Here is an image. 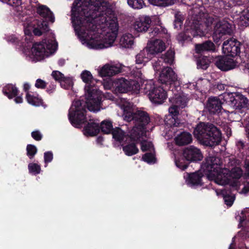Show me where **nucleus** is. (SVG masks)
Segmentation results:
<instances>
[{
	"instance_id": "1",
	"label": "nucleus",
	"mask_w": 249,
	"mask_h": 249,
	"mask_svg": "<svg viewBox=\"0 0 249 249\" xmlns=\"http://www.w3.org/2000/svg\"><path fill=\"white\" fill-rule=\"evenodd\" d=\"M71 19L75 34L88 48L101 50L113 46L119 24L103 0H75Z\"/></svg>"
},
{
	"instance_id": "2",
	"label": "nucleus",
	"mask_w": 249,
	"mask_h": 249,
	"mask_svg": "<svg viewBox=\"0 0 249 249\" xmlns=\"http://www.w3.org/2000/svg\"><path fill=\"white\" fill-rule=\"evenodd\" d=\"M36 13L44 21L34 19L28 16H23L21 19L26 36V43L23 45L21 51L28 60L33 62L41 61L50 56L54 53L57 47V44L53 35L52 39H43L34 43L31 48L30 44L33 39L32 33L36 36H41L48 30L47 22L53 23L55 21L53 13L46 5H38Z\"/></svg>"
},
{
	"instance_id": "3",
	"label": "nucleus",
	"mask_w": 249,
	"mask_h": 249,
	"mask_svg": "<svg viewBox=\"0 0 249 249\" xmlns=\"http://www.w3.org/2000/svg\"><path fill=\"white\" fill-rule=\"evenodd\" d=\"M82 81L86 83L85 87V102L81 100L72 102L69 110L68 117L71 124L75 127L80 128L86 121V109L91 112L100 110V103L102 95L98 87L95 85L99 82L93 78L91 72L83 71L80 74Z\"/></svg>"
},
{
	"instance_id": "4",
	"label": "nucleus",
	"mask_w": 249,
	"mask_h": 249,
	"mask_svg": "<svg viewBox=\"0 0 249 249\" xmlns=\"http://www.w3.org/2000/svg\"><path fill=\"white\" fill-rule=\"evenodd\" d=\"M228 168L223 165L222 160L218 158L209 156L201 165L202 171L207 178L220 185L230 184L237 190L240 185V178L243 175L241 168L237 166L239 162L234 158L229 159Z\"/></svg>"
},
{
	"instance_id": "5",
	"label": "nucleus",
	"mask_w": 249,
	"mask_h": 249,
	"mask_svg": "<svg viewBox=\"0 0 249 249\" xmlns=\"http://www.w3.org/2000/svg\"><path fill=\"white\" fill-rule=\"evenodd\" d=\"M119 106L123 111L124 120L127 122L134 121L135 126L131 132L138 135L143 136L146 132L145 126L150 122V117L147 113L138 109L132 103L125 99L121 100Z\"/></svg>"
},
{
	"instance_id": "6",
	"label": "nucleus",
	"mask_w": 249,
	"mask_h": 249,
	"mask_svg": "<svg viewBox=\"0 0 249 249\" xmlns=\"http://www.w3.org/2000/svg\"><path fill=\"white\" fill-rule=\"evenodd\" d=\"M194 135L200 142L209 146L218 144L221 139L219 130L209 123H199L195 128Z\"/></svg>"
},
{
	"instance_id": "7",
	"label": "nucleus",
	"mask_w": 249,
	"mask_h": 249,
	"mask_svg": "<svg viewBox=\"0 0 249 249\" xmlns=\"http://www.w3.org/2000/svg\"><path fill=\"white\" fill-rule=\"evenodd\" d=\"M213 18L208 16L207 14L199 13L198 15H194L191 19H188L185 23L186 32L193 36H204L211 29Z\"/></svg>"
},
{
	"instance_id": "8",
	"label": "nucleus",
	"mask_w": 249,
	"mask_h": 249,
	"mask_svg": "<svg viewBox=\"0 0 249 249\" xmlns=\"http://www.w3.org/2000/svg\"><path fill=\"white\" fill-rule=\"evenodd\" d=\"M133 74L135 76V79L124 77L115 79L114 92L116 93H138L139 92L143 81L142 77V73L141 71H138Z\"/></svg>"
},
{
	"instance_id": "9",
	"label": "nucleus",
	"mask_w": 249,
	"mask_h": 249,
	"mask_svg": "<svg viewBox=\"0 0 249 249\" xmlns=\"http://www.w3.org/2000/svg\"><path fill=\"white\" fill-rule=\"evenodd\" d=\"M170 102L173 104L169 108V112L172 116L171 123H174L173 124L171 123L166 122L167 126L170 125L171 127L169 131L167 133V135H170V133L175 132L176 130V127L179 125V123L176 119V117L179 113V108L184 107L187 104V98L185 95L182 92L174 93V95L169 98Z\"/></svg>"
},
{
	"instance_id": "10",
	"label": "nucleus",
	"mask_w": 249,
	"mask_h": 249,
	"mask_svg": "<svg viewBox=\"0 0 249 249\" xmlns=\"http://www.w3.org/2000/svg\"><path fill=\"white\" fill-rule=\"evenodd\" d=\"M141 89L148 96L150 101L155 104H162L167 97V92L163 87L155 86L152 80H143Z\"/></svg>"
},
{
	"instance_id": "11",
	"label": "nucleus",
	"mask_w": 249,
	"mask_h": 249,
	"mask_svg": "<svg viewBox=\"0 0 249 249\" xmlns=\"http://www.w3.org/2000/svg\"><path fill=\"white\" fill-rule=\"evenodd\" d=\"M223 99L226 103L235 109H240L247 107L248 100L239 92L224 93Z\"/></svg>"
},
{
	"instance_id": "12",
	"label": "nucleus",
	"mask_w": 249,
	"mask_h": 249,
	"mask_svg": "<svg viewBox=\"0 0 249 249\" xmlns=\"http://www.w3.org/2000/svg\"><path fill=\"white\" fill-rule=\"evenodd\" d=\"M231 33V26L229 23L225 20L219 21L214 26L213 37L214 41L217 43L224 36L230 35Z\"/></svg>"
},
{
	"instance_id": "13",
	"label": "nucleus",
	"mask_w": 249,
	"mask_h": 249,
	"mask_svg": "<svg viewBox=\"0 0 249 249\" xmlns=\"http://www.w3.org/2000/svg\"><path fill=\"white\" fill-rule=\"evenodd\" d=\"M240 45V43L233 38L226 40L223 44V53L231 56L237 55L241 51Z\"/></svg>"
},
{
	"instance_id": "14",
	"label": "nucleus",
	"mask_w": 249,
	"mask_h": 249,
	"mask_svg": "<svg viewBox=\"0 0 249 249\" xmlns=\"http://www.w3.org/2000/svg\"><path fill=\"white\" fill-rule=\"evenodd\" d=\"M152 22L151 18L146 15H141L136 18L132 24L133 29L137 32H146Z\"/></svg>"
},
{
	"instance_id": "15",
	"label": "nucleus",
	"mask_w": 249,
	"mask_h": 249,
	"mask_svg": "<svg viewBox=\"0 0 249 249\" xmlns=\"http://www.w3.org/2000/svg\"><path fill=\"white\" fill-rule=\"evenodd\" d=\"M236 219L239 222L238 227L242 228L240 234L245 237H249V209L242 211Z\"/></svg>"
},
{
	"instance_id": "16",
	"label": "nucleus",
	"mask_w": 249,
	"mask_h": 249,
	"mask_svg": "<svg viewBox=\"0 0 249 249\" xmlns=\"http://www.w3.org/2000/svg\"><path fill=\"white\" fill-rule=\"evenodd\" d=\"M121 71L119 65L107 63L97 69V72L101 77H111Z\"/></svg>"
},
{
	"instance_id": "17",
	"label": "nucleus",
	"mask_w": 249,
	"mask_h": 249,
	"mask_svg": "<svg viewBox=\"0 0 249 249\" xmlns=\"http://www.w3.org/2000/svg\"><path fill=\"white\" fill-rule=\"evenodd\" d=\"M141 136L131 132V139L127 140L126 142L127 143L123 146V151L126 155L131 156L138 152L139 149L136 146V142L138 141H140V139Z\"/></svg>"
},
{
	"instance_id": "18",
	"label": "nucleus",
	"mask_w": 249,
	"mask_h": 249,
	"mask_svg": "<svg viewBox=\"0 0 249 249\" xmlns=\"http://www.w3.org/2000/svg\"><path fill=\"white\" fill-rule=\"evenodd\" d=\"M237 62L230 56H219L215 59V65L221 70L227 71L235 68Z\"/></svg>"
},
{
	"instance_id": "19",
	"label": "nucleus",
	"mask_w": 249,
	"mask_h": 249,
	"mask_svg": "<svg viewBox=\"0 0 249 249\" xmlns=\"http://www.w3.org/2000/svg\"><path fill=\"white\" fill-rule=\"evenodd\" d=\"M152 58L156 54L162 52L166 49L164 42L160 39L151 40L148 41L145 48Z\"/></svg>"
},
{
	"instance_id": "20",
	"label": "nucleus",
	"mask_w": 249,
	"mask_h": 249,
	"mask_svg": "<svg viewBox=\"0 0 249 249\" xmlns=\"http://www.w3.org/2000/svg\"><path fill=\"white\" fill-rule=\"evenodd\" d=\"M177 79V75L170 67L162 69L159 76V80L162 84L171 85Z\"/></svg>"
},
{
	"instance_id": "21",
	"label": "nucleus",
	"mask_w": 249,
	"mask_h": 249,
	"mask_svg": "<svg viewBox=\"0 0 249 249\" xmlns=\"http://www.w3.org/2000/svg\"><path fill=\"white\" fill-rule=\"evenodd\" d=\"M3 93L9 99L14 98V101L17 104H20L23 102L22 96L19 94L17 87L12 84H7L2 89Z\"/></svg>"
},
{
	"instance_id": "22",
	"label": "nucleus",
	"mask_w": 249,
	"mask_h": 249,
	"mask_svg": "<svg viewBox=\"0 0 249 249\" xmlns=\"http://www.w3.org/2000/svg\"><path fill=\"white\" fill-rule=\"evenodd\" d=\"M183 155L187 160L190 161H200L203 159V155L200 150L193 146H190L185 148Z\"/></svg>"
},
{
	"instance_id": "23",
	"label": "nucleus",
	"mask_w": 249,
	"mask_h": 249,
	"mask_svg": "<svg viewBox=\"0 0 249 249\" xmlns=\"http://www.w3.org/2000/svg\"><path fill=\"white\" fill-rule=\"evenodd\" d=\"M203 175L199 171L192 174L186 173L184 175L185 182L190 187L196 188L202 185L201 178Z\"/></svg>"
},
{
	"instance_id": "24",
	"label": "nucleus",
	"mask_w": 249,
	"mask_h": 249,
	"mask_svg": "<svg viewBox=\"0 0 249 249\" xmlns=\"http://www.w3.org/2000/svg\"><path fill=\"white\" fill-rule=\"evenodd\" d=\"M206 109L211 114H219L221 112V102L217 97H210L207 101Z\"/></svg>"
},
{
	"instance_id": "25",
	"label": "nucleus",
	"mask_w": 249,
	"mask_h": 249,
	"mask_svg": "<svg viewBox=\"0 0 249 249\" xmlns=\"http://www.w3.org/2000/svg\"><path fill=\"white\" fill-rule=\"evenodd\" d=\"M134 44V37L131 34H123L120 37L119 44L124 48H131Z\"/></svg>"
},
{
	"instance_id": "26",
	"label": "nucleus",
	"mask_w": 249,
	"mask_h": 249,
	"mask_svg": "<svg viewBox=\"0 0 249 249\" xmlns=\"http://www.w3.org/2000/svg\"><path fill=\"white\" fill-rule=\"evenodd\" d=\"M177 144L183 145L189 144L192 141L191 135L187 132H180L175 138Z\"/></svg>"
},
{
	"instance_id": "27",
	"label": "nucleus",
	"mask_w": 249,
	"mask_h": 249,
	"mask_svg": "<svg viewBox=\"0 0 249 249\" xmlns=\"http://www.w3.org/2000/svg\"><path fill=\"white\" fill-rule=\"evenodd\" d=\"M100 131L99 124L94 122H90L85 126L83 133L86 136H94L96 135Z\"/></svg>"
},
{
	"instance_id": "28",
	"label": "nucleus",
	"mask_w": 249,
	"mask_h": 249,
	"mask_svg": "<svg viewBox=\"0 0 249 249\" xmlns=\"http://www.w3.org/2000/svg\"><path fill=\"white\" fill-rule=\"evenodd\" d=\"M112 134L113 138L120 142H127V140L131 139L130 136L126 135L125 133L119 127L114 128Z\"/></svg>"
},
{
	"instance_id": "29",
	"label": "nucleus",
	"mask_w": 249,
	"mask_h": 249,
	"mask_svg": "<svg viewBox=\"0 0 249 249\" xmlns=\"http://www.w3.org/2000/svg\"><path fill=\"white\" fill-rule=\"evenodd\" d=\"M27 102L34 106H39L42 104V100L36 93L27 92L26 94Z\"/></svg>"
},
{
	"instance_id": "30",
	"label": "nucleus",
	"mask_w": 249,
	"mask_h": 249,
	"mask_svg": "<svg viewBox=\"0 0 249 249\" xmlns=\"http://www.w3.org/2000/svg\"><path fill=\"white\" fill-rule=\"evenodd\" d=\"M151 59H152L151 57L148 53L147 51L144 48L136 56V63L137 64H142L144 65L145 63L148 62Z\"/></svg>"
},
{
	"instance_id": "31",
	"label": "nucleus",
	"mask_w": 249,
	"mask_h": 249,
	"mask_svg": "<svg viewBox=\"0 0 249 249\" xmlns=\"http://www.w3.org/2000/svg\"><path fill=\"white\" fill-rule=\"evenodd\" d=\"M236 23L241 27L249 26V11H244L235 19Z\"/></svg>"
},
{
	"instance_id": "32",
	"label": "nucleus",
	"mask_w": 249,
	"mask_h": 249,
	"mask_svg": "<svg viewBox=\"0 0 249 249\" xmlns=\"http://www.w3.org/2000/svg\"><path fill=\"white\" fill-rule=\"evenodd\" d=\"M195 48L196 52L199 53L204 51H213L215 49V46L212 42L208 41L203 44H196Z\"/></svg>"
},
{
	"instance_id": "33",
	"label": "nucleus",
	"mask_w": 249,
	"mask_h": 249,
	"mask_svg": "<svg viewBox=\"0 0 249 249\" xmlns=\"http://www.w3.org/2000/svg\"><path fill=\"white\" fill-rule=\"evenodd\" d=\"M217 196L221 195L223 197L225 203L228 206H231L235 200V196L233 194H227L225 190H222L220 192L215 191Z\"/></svg>"
},
{
	"instance_id": "34",
	"label": "nucleus",
	"mask_w": 249,
	"mask_h": 249,
	"mask_svg": "<svg viewBox=\"0 0 249 249\" xmlns=\"http://www.w3.org/2000/svg\"><path fill=\"white\" fill-rule=\"evenodd\" d=\"M101 131L106 134H109L113 130V125L111 121L109 120H105L102 122L99 126Z\"/></svg>"
},
{
	"instance_id": "35",
	"label": "nucleus",
	"mask_w": 249,
	"mask_h": 249,
	"mask_svg": "<svg viewBox=\"0 0 249 249\" xmlns=\"http://www.w3.org/2000/svg\"><path fill=\"white\" fill-rule=\"evenodd\" d=\"M62 88L65 89H71L73 85V79L70 77H64L59 82Z\"/></svg>"
},
{
	"instance_id": "36",
	"label": "nucleus",
	"mask_w": 249,
	"mask_h": 249,
	"mask_svg": "<svg viewBox=\"0 0 249 249\" xmlns=\"http://www.w3.org/2000/svg\"><path fill=\"white\" fill-rule=\"evenodd\" d=\"M127 2L130 7L135 9H142L145 6L143 0H127Z\"/></svg>"
},
{
	"instance_id": "37",
	"label": "nucleus",
	"mask_w": 249,
	"mask_h": 249,
	"mask_svg": "<svg viewBox=\"0 0 249 249\" xmlns=\"http://www.w3.org/2000/svg\"><path fill=\"white\" fill-rule=\"evenodd\" d=\"M211 61L206 56H203L197 60V66L198 68L206 70L209 65Z\"/></svg>"
},
{
	"instance_id": "38",
	"label": "nucleus",
	"mask_w": 249,
	"mask_h": 249,
	"mask_svg": "<svg viewBox=\"0 0 249 249\" xmlns=\"http://www.w3.org/2000/svg\"><path fill=\"white\" fill-rule=\"evenodd\" d=\"M174 52L171 50H168L161 57L165 63L172 64L174 60Z\"/></svg>"
},
{
	"instance_id": "39",
	"label": "nucleus",
	"mask_w": 249,
	"mask_h": 249,
	"mask_svg": "<svg viewBox=\"0 0 249 249\" xmlns=\"http://www.w3.org/2000/svg\"><path fill=\"white\" fill-rule=\"evenodd\" d=\"M143 161L148 164H153L156 162V159L155 156V152H149L145 154L142 157Z\"/></svg>"
},
{
	"instance_id": "40",
	"label": "nucleus",
	"mask_w": 249,
	"mask_h": 249,
	"mask_svg": "<svg viewBox=\"0 0 249 249\" xmlns=\"http://www.w3.org/2000/svg\"><path fill=\"white\" fill-rule=\"evenodd\" d=\"M28 170L30 174L36 175L40 173L41 167L36 163H30L28 164Z\"/></svg>"
},
{
	"instance_id": "41",
	"label": "nucleus",
	"mask_w": 249,
	"mask_h": 249,
	"mask_svg": "<svg viewBox=\"0 0 249 249\" xmlns=\"http://www.w3.org/2000/svg\"><path fill=\"white\" fill-rule=\"evenodd\" d=\"M141 150L143 152H154V148L153 144L151 142L146 141L141 142Z\"/></svg>"
},
{
	"instance_id": "42",
	"label": "nucleus",
	"mask_w": 249,
	"mask_h": 249,
	"mask_svg": "<svg viewBox=\"0 0 249 249\" xmlns=\"http://www.w3.org/2000/svg\"><path fill=\"white\" fill-rule=\"evenodd\" d=\"M114 83L115 79L112 80L111 78H107L103 80V85L106 89H110L112 88L114 91Z\"/></svg>"
},
{
	"instance_id": "43",
	"label": "nucleus",
	"mask_w": 249,
	"mask_h": 249,
	"mask_svg": "<svg viewBox=\"0 0 249 249\" xmlns=\"http://www.w3.org/2000/svg\"><path fill=\"white\" fill-rule=\"evenodd\" d=\"M177 0H155V4L159 6H168L174 4Z\"/></svg>"
},
{
	"instance_id": "44",
	"label": "nucleus",
	"mask_w": 249,
	"mask_h": 249,
	"mask_svg": "<svg viewBox=\"0 0 249 249\" xmlns=\"http://www.w3.org/2000/svg\"><path fill=\"white\" fill-rule=\"evenodd\" d=\"M27 154L30 159H32L37 152L36 147L32 144H28L26 148Z\"/></svg>"
},
{
	"instance_id": "45",
	"label": "nucleus",
	"mask_w": 249,
	"mask_h": 249,
	"mask_svg": "<svg viewBox=\"0 0 249 249\" xmlns=\"http://www.w3.org/2000/svg\"><path fill=\"white\" fill-rule=\"evenodd\" d=\"M2 1L15 8H19V6L22 5L21 0H2Z\"/></svg>"
},
{
	"instance_id": "46",
	"label": "nucleus",
	"mask_w": 249,
	"mask_h": 249,
	"mask_svg": "<svg viewBox=\"0 0 249 249\" xmlns=\"http://www.w3.org/2000/svg\"><path fill=\"white\" fill-rule=\"evenodd\" d=\"M26 2H29V5L25 7L28 10H34L35 8L37 9L38 5H41L38 3L36 0H26Z\"/></svg>"
},
{
	"instance_id": "47",
	"label": "nucleus",
	"mask_w": 249,
	"mask_h": 249,
	"mask_svg": "<svg viewBox=\"0 0 249 249\" xmlns=\"http://www.w3.org/2000/svg\"><path fill=\"white\" fill-rule=\"evenodd\" d=\"M53 159V154L52 152L48 151L44 153V160L45 163V167L47 166V164L49 162L52 161Z\"/></svg>"
},
{
	"instance_id": "48",
	"label": "nucleus",
	"mask_w": 249,
	"mask_h": 249,
	"mask_svg": "<svg viewBox=\"0 0 249 249\" xmlns=\"http://www.w3.org/2000/svg\"><path fill=\"white\" fill-rule=\"evenodd\" d=\"M175 161L177 167L181 170H184L187 167V164L185 162L184 160L183 159L178 160L175 159Z\"/></svg>"
},
{
	"instance_id": "49",
	"label": "nucleus",
	"mask_w": 249,
	"mask_h": 249,
	"mask_svg": "<svg viewBox=\"0 0 249 249\" xmlns=\"http://www.w3.org/2000/svg\"><path fill=\"white\" fill-rule=\"evenodd\" d=\"M52 76L55 80L59 82L65 77L61 72L57 71H53L52 73Z\"/></svg>"
},
{
	"instance_id": "50",
	"label": "nucleus",
	"mask_w": 249,
	"mask_h": 249,
	"mask_svg": "<svg viewBox=\"0 0 249 249\" xmlns=\"http://www.w3.org/2000/svg\"><path fill=\"white\" fill-rule=\"evenodd\" d=\"M153 67L155 71L157 72L160 70H162L164 67L162 66V63L160 60H158L153 64Z\"/></svg>"
},
{
	"instance_id": "51",
	"label": "nucleus",
	"mask_w": 249,
	"mask_h": 249,
	"mask_svg": "<svg viewBox=\"0 0 249 249\" xmlns=\"http://www.w3.org/2000/svg\"><path fill=\"white\" fill-rule=\"evenodd\" d=\"M32 137L36 141H40L41 140L42 135L38 130L34 131L32 132Z\"/></svg>"
},
{
	"instance_id": "52",
	"label": "nucleus",
	"mask_w": 249,
	"mask_h": 249,
	"mask_svg": "<svg viewBox=\"0 0 249 249\" xmlns=\"http://www.w3.org/2000/svg\"><path fill=\"white\" fill-rule=\"evenodd\" d=\"M46 86L45 82L40 79H38L36 81L35 86L37 88L44 89Z\"/></svg>"
},
{
	"instance_id": "53",
	"label": "nucleus",
	"mask_w": 249,
	"mask_h": 249,
	"mask_svg": "<svg viewBox=\"0 0 249 249\" xmlns=\"http://www.w3.org/2000/svg\"><path fill=\"white\" fill-rule=\"evenodd\" d=\"M244 168L245 169L244 176L246 178H249V160H246L244 162Z\"/></svg>"
},
{
	"instance_id": "54",
	"label": "nucleus",
	"mask_w": 249,
	"mask_h": 249,
	"mask_svg": "<svg viewBox=\"0 0 249 249\" xmlns=\"http://www.w3.org/2000/svg\"><path fill=\"white\" fill-rule=\"evenodd\" d=\"M6 39L8 42L12 43H16L18 40V38L14 35L7 36Z\"/></svg>"
},
{
	"instance_id": "55",
	"label": "nucleus",
	"mask_w": 249,
	"mask_h": 249,
	"mask_svg": "<svg viewBox=\"0 0 249 249\" xmlns=\"http://www.w3.org/2000/svg\"><path fill=\"white\" fill-rule=\"evenodd\" d=\"M249 193V182L246 185L240 193L244 195H247Z\"/></svg>"
},
{
	"instance_id": "56",
	"label": "nucleus",
	"mask_w": 249,
	"mask_h": 249,
	"mask_svg": "<svg viewBox=\"0 0 249 249\" xmlns=\"http://www.w3.org/2000/svg\"><path fill=\"white\" fill-rule=\"evenodd\" d=\"M183 19V17L181 16V15L180 14V13L178 12L175 14V20H178V22L179 21L180 22L182 23Z\"/></svg>"
},
{
	"instance_id": "57",
	"label": "nucleus",
	"mask_w": 249,
	"mask_h": 249,
	"mask_svg": "<svg viewBox=\"0 0 249 249\" xmlns=\"http://www.w3.org/2000/svg\"><path fill=\"white\" fill-rule=\"evenodd\" d=\"M224 130L227 134L228 136H230L231 134V128L228 125H223V126Z\"/></svg>"
},
{
	"instance_id": "58",
	"label": "nucleus",
	"mask_w": 249,
	"mask_h": 249,
	"mask_svg": "<svg viewBox=\"0 0 249 249\" xmlns=\"http://www.w3.org/2000/svg\"><path fill=\"white\" fill-rule=\"evenodd\" d=\"M101 94H102L101 93ZM102 95V98L103 97V95ZM104 96H105V97L107 99H108V100H112L113 99V96H112V95L109 93H106L104 95ZM102 99V98L101 99V100ZM101 102H102V100L101 101V103H100V105H101ZM101 108V106H100V109Z\"/></svg>"
},
{
	"instance_id": "59",
	"label": "nucleus",
	"mask_w": 249,
	"mask_h": 249,
	"mask_svg": "<svg viewBox=\"0 0 249 249\" xmlns=\"http://www.w3.org/2000/svg\"><path fill=\"white\" fill-rule=\"evenodd\" d=\"M182 23H181V22H180V21H179L178 22V20H174V27H175V28L178 30L181 27V26L182 25Z\"/></svg>"
},
{
	"instance_id": "60",
	"label": "nucleus",
	"mask_w": 249,
	"mask_h": 249,
	"mask_svg": "<svg viewBox=\"0 0 249 249\" xmlns=\"http://www.w3.org/2000/svg\"><path fill=\"white\" fill-rule=\"evenodd\" d=\"M30 88V85L28 83H25L23 86V89L26 92H29L28 90Z\"/></svg>"
},
{
	"instance_id": "61",
	"label": "nucleus",
	"mask_w": 249,
	"mask_h": 249,
	"mask_svg": "<svg viewBox=\"0 0 249 249\" xmlns=\"http://www.w3.org/2000/svg\"><path fill=\"white\" fill-rule=\"evenodd\" d=\"M235 237H234L232 238V243L231 244L229 249H236L235 247V245L234 244V242L235 240Z\"/></svg>"
},
{
	"instance_id": "62",
	"label": "nucleus",
	"mask_w": 249,
	"mask_h": 249,
	"mask_svg": "<svg viewBox=\"0 0 249 249\" xmlns=\"http://www.w3.org/2000/svg\"><path fill=\"white\" fill-rule=\"evenodd\" d=\"M103 138L102 137H99L97 138L96 141L98 144H101L103 142Z\"/></svg>"
},
{
	"instance_id": "63",
	"label": "nucleus",
	"mask_w": 249,
	"mask_h": 249,
	"mask_svg": "<svg viewBox=\"0 0 249 249\" xmlns=\"http://www.w3.org/2000/svg\"><path fill=\"white\" fill-rule=\"evenodd\" d=\"M65 63V61L64 60H63V59H61V60H59L58 61V64L60 65V66H62Z\"/></svg>"
},
{
	"instance_id": "64",
	"label": "nucleus",
	"mask_w": 249,
	"mask_h": 249,
	"mask_svg": "<svg viewBox=\"0 0 249 249\" xmlns=\"http://www.w3.org/2000/svg\"><path fill=\"white\" fill-rule=\"evenodd\" d=\"M246 132L247 133V136L249 138V124L246 127Z\"/></svg>"
}]
</instances>
